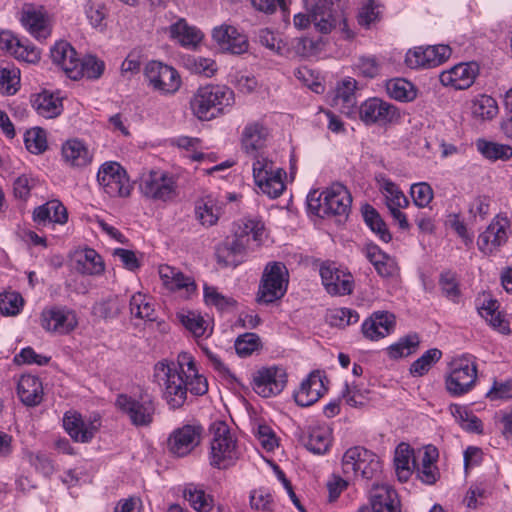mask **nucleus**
I'll return each instance as SVG.
<instances>
[{"mask_svg":"<svg viewBox=\"0 0 512 512\" xmlns=\"http://www.w3.org/2000/svg\"><path fill=\"white\" fill-rule=\"evenodd\" d=\"M287 383L286 370L281 366L261 367L252 375V388L261 397L269 398L280 394Z\"/></svg>","mask_w":512,"mask_h":512,"instance_id":"obj_16","label":"nucleus"},{"mask_svg":"<svg viewBox=\"0 0 512 512\" xmlns=\"http://www.w3.org/2000/svg\"><path fill=\"white\" fill-rule=\"evenodd\" d=\"M307 201L309 208L321 217L329 215L345 216L350 211L352 197L344 185L334 183L319 195L316 191L309 193Z\"/></svg>","mask_w":512,"mask_h":512,"instance_id":"obj_5","label":"nucleus"},{"mask_svg":"<svg viewBox=\"0 0 512 512\" xmlns=\"http://www.w3.org/2000/svg\"><path fill=\"white\" fill-rule=\"evenodd\" d=\"M360 119L366 125L400 124V112L397 107L380 98H369L359 107Z\"/></svg>","mask_w":512,"mask_h":512,"instance_id":"obj_18","label":"nucleus"},{"mask_svg":"<svg viewBox=\"0 0 512 512\" xmlns=\"http://www.w3.org/2000/svg\"><path fill=\"white\" fill-rule=\"evenodd\" d=\"M372 512H401L396 491L388 484L374 483L369 491Z\"/></svg>","mask_w":512,"mask_h":512,"instance_id":"obj_28","label":"nucleus"},{"mask_svg":"<svg viewBox=\"0 0 512 512\" xmlns=\"http://www.w3.org/2000/svg\"><path fill=\"white\" fill-rule=\"evenodd\" d=\"M439 453L435 446L427 445L417 450L415 469L418 478L425 484H434L439 476V470L436 466Z\"/></svg>","mask_w":512,"mask_h":512,"instance_id":"obj_30","label":"nucleus"},{"mask_svg":"<svg viewBox=\"0 0 512 512\" xmlns=\"http://www.w3.org/2000/svg\"><path fill=\"white\" fill-rule=\"evenodd\" d=\"M362 333L371 341H378L388 336L395 328V316L392 313L374 312L362 323Z\"/></svg>","mask_w":512,"mask_h":512,"instance_id":"obj_32","label":"nucleus"},{"mask_svg":"<svg viewBox=\"0 0 512 512\" xmlns=\"http://www.w3.org/2000/svg\"><path fill=\"white\" fill-rule=\"evenodd\" d=\"M289 273L281 262L268 263L263 271L257 293L259 303L269 304L282 298L288 287Z\"/></svg>","mask_w":512,"mask_h":512,"instance_id":"obj_10","label":"nucleus"},{"mask_svg":"<svg viewBox=\"0 0 512 512\" xmlns=\"http://www.w3.org/2000/svg\"><path fill=\"white\" fill-rule=\"evenodd\" d=\"M475 144L477 151L489 161H507L512 157V148L509 145L485 139H478Z\"/></svg>","mask_w":512,"mask_h":512,"instance_id":"obj_45","label":"nucleus"},{"mask_svg":"<svg viewBox=\"0 0 512 512\" xmlns=\"http://www.w3.org/2000/svg\"><path fill=\"white\" fill-rule=\"evenodd\" d=\"M471 111L474 117L481 120H491L498 114L497 101L486 94L478 95L472 100Z\"/></svg>","mask_w":512,"mask_h":512,"instance_id":"obj_51","label":"nucleus"},{"mask_svg":"<svg viewBox=\"0 0 512 512\" xmlns=\"http://www.w3.org/2000/svg\"><path fill=\"white\" fill-rule=\"evenodd\" d=\"M235 103V94L226 85L199 87L190 100L192 113L201 121H210L227 113Z\"/></svg>","mask_w":512,"mask_h":512,"instance_id":"obj_2","label":"nucleus"},{"mask_svg":"<svg viewBox=\"0 0 512 512\" xmlns=\"http://www.w3.org/2000/svg\"><path fill=\"white\" fill-rule=\"evenodd\" d=\"M97 182L103 192L112 198H126L133 189L126 170L115 161L104 162L99 167Z\"/></svg>","mask_w":512,"mask_h":512,"instance_id":"obj_11","label":"nucleus"},{"mask_svg":"<svg viewBox=\"0 0 512 512\" xmlns=\"http://www.w3.org/2000/svg\"><path fill=\"white\" fill-rule=\"evenodd\" d=\"M234 234L237 238L234 245L231 247L233 252H240L244 245L248 244L250 239L260 245L265 236L264 225L261 221L256 219H240L234 224Z\"/></svg>","mask_w":512,"mask_h":512,"instance_id":"obj_29","label":"nucleus"},{"mask_svg":"<svg viewBox=\"0 0 512 512\" xmlns=\"http://www.w3.org/2000/svg\"><path fill=\"white\" fill-rule=\"evenodd\" d=\"M158 274L162 285L171 292H179L185 299H190L197 292L195 280L185 275L178 268L170 265H160Z\"/></svg>","mask_w":512,"mask_h":512,"instance_id":"obj_21","label":"nucleus"},{"mask_svg":"<svg viewBox=\"0 0 512 512\" xmlns=\"http://www.w3.org/2000/svg\"><path fill=\"white\" fill-rule=\"evenodd\" d=\"M476 381L477 366L472 357L464 355L451 361L445 377V388L450 395L462 396L470 392Z\"/></svg>","mask_w":512,"mask_h":512,"instance_id":"obj_9","label":"nucleus"},{"mask_svg":"<svg viewBox=\"0 0 512 512\" xmlns=\"http://www.w3.org/2000/svg\"><path fill=\"white\" fill-rule=\"evenodd\" d=\"M324 379L325 376L320 371L311 372L294 393L295 402L302 407H308L317 402L327 390Z\"/></svg>","mask_w":512,"mask_h":512,"instance_id":"obj_25","label":"nucleus"},{"mask_svg":"<svg viewBox=\"0 0 512 512\" xmlns=\"http://www.w3.org/2000/svg\"><path fill=\"white\" fill-rule=\"evenodd\" d=\"M203 300L206 306L214 307L218 311H228L236 307L237 301L228 295L223 294L217 287L204 284Z\"/></svg>","mask_w":512,"mask_h":512,"instance_id":"obj_47","label":"nucleus"},{"mask_svg":"<svg viewBox=\"0 0 512 512\" xmlns=\"http://www.w3.org/2000/svg\"><path fill=\"white\" fill-rule=\"evenodd\" d=\"M322 284L330 295L342 296L351 294L354 287L353 276L335 263L326 262L319 270Z\"/></svg>","mask_w":512,"mask_h":512,"instance_id":"obj_19","label":"nucleus"},{"mask_svg":"<svg viewBox=\"0 0 512 512\" xmlns=\"http://www.w3.org/2000/svg\"><path fill=\"white\" fill-rule=\"evenodd\" d=\"M20 71L15 67L0 68V92L12 95L18 90Z\"/></svg>","mask_w":512,"mask_h":512,"instance_id":"obj_60","label":"nucleus"},{"mask_svg":"<svg viewBox=\"0 0 512 512\" xmlns=\"http://www.w3.org/2000/svg\"><path fill=\"white\" fill-rule=\"evenodd\" d=\"M24 305V299L20 293L14 291L0 293V313L5 316L18 315Z\"/></svg>","mask_w":512,"mask_h":512,"instance_id":"obj_56","label":"nucleus"},{"mask_svg":"<svg viewBox=\"0 0 512 512\" xmlns=\"http://www.w3.org/2000/svg\"><path fill=\"white\" fill-rule=\"evenodd\" d=\"M33 106L39 115L48 119L59 116L63 110L62 98L59 94L46 90L36 95Z\"/></svg>","mask_w":512,"mask_h":512,"instance_id":"obj_41","label":"nucleus"},{"mask_svg":"<svg viewBox=\"0 0 512 512\" xmlns=\"http://www.w3.org/2000/svg\"><path fill=\"white\" fill-rule=\"evenodd\" d=\"M416 456L417 451L415 452L407 443L402 442L396 447L394 452V467L396 476L400 482H407L413 474Z\"/></svg>","mask_w":512,"mask_h":512,"instance_id":"obj_37","label":"nucleus"},{"mask_svg":"<svg viewBox=\"0 0 512 512\" xmlns=\"http://www.w3.org/2000/svg\"><path fill=\"white\" fill-rule=\"evenodd\" d=\"M306 448L316 454L328 451L332 443V429L326 423H312L305 432L303 438Z\"/></svg>","mask_w":512,"mask_h":512,"instance_id":"obj_34","label":"nucleus"},{"mask_svg":"<svg viewBox=\"0 0 512 512\" xmlns=\"http://www.w3.org/2000/svg\"><path fill=\"white\" fill-rule=\"evenodd\" d=\"M442 352L438 348H431L416 359L409 368V373L413 377H422L441 359Z\"/></svg>","mask_w":512,"mask_h":512,"instance_id":"obj_53","label":"nucleus"},{"mask_svg":"<svg viewBox=\"0 0 512 512\" xmlns=\"http://www.w3.org/2000/svg\"><path fill=\"white\" fill-rule=\"evenodd\" d=\"M203 427L197 423L183 424L175 428L167 438V451L174 457L190 455L201 443Z\"/></svg>","mask_w":512,"mask_h":512,"instance_id":"obj_12","label":"nucleus"},{"mask_svg":"<svg viewBox=\"0 0 512 512\" xmlns=\"http://www.w3.org/2000/svg\"><path fill=\"white\" fill-rule=\"evenodd\" d=\"M419 344L420 339L418 335L409 334L387 347L386 352L389 358L397 360L415 353Z\"/></svg>","mask_w":512,"mask_h":512,"instance_id":"obj_50","label":"nucleus"},{"mask_svg":"<svg viewBox=\"0 0 512 512\" xmlns=\"http://www.w3.org/2000/svg\"><path fill=\"white\" fill-rule=\"evenodd\" d=\"M363 216L366 224L383 242L387 243L391 240V234L389 233L386 224L373 207L367 206L363 212Z\"/></svg>","mask_w":512,"mask_h":512,"instance_id":"obj_57","label":"nucleus"},{"mask_svg":"<svg viewBox=\"0 0 512 512\" xmlns=\"http://www.w3.org/2000/svg\"><path fill=\"white\" fill-rule=\"evenodd\" d=\"M177 188V178L163 169H149L140 176V193L149 200L173 201L178 195Z\"/></svg>","mask_w":512,"mask_h":512,"instance_id":"obj_6","label":"nucleus"},{"mask_svg":"<svg viewBox=\"0 0 512 512\" xmlns=\"http://www.w3.org/2000/svg\"><path fill=\"white\" fill-rule=\"evenodd\" d=\"M222 206V200L209 194L197 202L195 208L196 217L203 226H213L219 220L222 213Z\"/></svg>","mask_w":512,"mask_h":512,"instance_id":"obj_40","label":"nucleus"},{"mask_svg":"<svg viewBox=\"0 0 512 512\" xmlns=\"http://www.w3.org/2000/svg\"><path fill=\"white\" fill-rule=\"evenodd\" d=\"M61 157L65 165L79 169L92 162L93 153L84 141L72 138L62 144Z\"/></svg>","mask_w":512,"mask_h":512,"instance_id":"obj_31","label":"nucleus"},{"mask_svg":"<svg viewBox=\"0 0 512 512\" xmlns=\"http://www.w3.org/2000/svg\"><path fill=\"white\" fill-rule=\"evenodd\" d=\"M375 180L392 218L401 229L407 230L410 225L402 209L409 205L408 198L400 187L385 175L379 174L375 177Z\"/></svg>","mask_w":512,"mask_h":512,"instance_id":"obj_13","label":"nucleus"},{"mask_svg":"<svg viewBox=\"0 0 512 512\" xmlns=\"http://www.w3.org/2000/svg\"><path fill=\"white\" fill-rule=\"evenodd\" d=\"M21 23L36 39H46L51 34L50 20L42 7L26 5L21 12Z\"/></svg>","mask_w":512,"mask_h":512,"instance_id":"obj_26","label":"nucleus"},{"mask_svg":"<svg viewBox=\"0 0 512 512\" xmlns=\"http://www.w3.org/2000/svg\"><path fill=\"white\" fill-rule=\"evenodd\" d=\"M33 219L38 225H63L68 220L66 207L57 199L50 200L34 209Z\"/></svg>","mask_w":512,"mask_h":512,"instance_id":"obj_36","label":"nucleus"},{"mask_svg":"<svg viewBox=\"0 0 512 512\" xmlns=\"http://www.w3.org/2000/svg\"><path fill=\"white\" fill-rule=\"evenodd\" d=\"M212 37L220 49L232 54L245 53L249 47L247 37L230 25H221L214 28Z\"/></svg>","mask_w":512,"mask_h":512,"instance_id":"obj_27","label":"nucleus"},{"mask_svg":"<svg viewBox=\"0 0 512 512\" xmlns=\"http://www.w3.org/2000/svg\"><path fill=\"white\" fill-rule=\"evenodd\" d=\"M385 88L389 97L400 102H411L417 97V88L404 78L388 80Z\"/></svg>","mask_w":512,"mask_h":512,"instance_id":"obj_44","label":"nucleus"},{"mask_svg":"<svg viewBox=\"0 0 512 512\" xmlns=\"http://www.w3.org/2000/svg\"><path fill=\"white\" fill-rule=\"evenodd\" d=\"M250 506L257 512H273L276 504L272 494L267 489L259 488L251 492Z\"/></svg>","mask_w":512,"mask_h":512,"instance_id":"obj_58","label":"nucleus"},{"mask_svg":"<svg viewBox=\"0 0 512 512\" xmlns=\"http://www.w3.org/2000/svg\"><path fill=\"white\" fill-rule=\"evenodd\" d=\"M356 85V80L351 77L344 78L338 82L335 89L328 95L329 104L346 116L356 114Z\"/></svg>","mask_w":512,"mask_h":512,"instance_id":"obj_24","label":"nucleus"},{"mask_svg":"<svg viewBox=\"0 0 512 512\" xmlns=\"http://www.w3.org/2000/svg\"><path fill=\"white\" fill-rule=\"evenodd\" d=\"M131 314L141 320L154 321L156 318L152 299L146 294L137 292L130 299Z\"/></svg>","mask_w":512,"mask_h":512,"instance_id":"obj_49","label":"nucleus"},{"mask_svg":"<svg viewBox=\"0 0 512 512\" xmlns=\"http://www.w3.org/2000/svg\"><path fill=\"white\" fill-rule=\"evenodd\" d=\"M50 57L52 62L59 66L69 78L77 80L79 70L76 67L80 57L70 43L56 42L50 50Z\"/></svg>","mask_w":512,"mask_h":512,"instance_id":"obj_33","label":"nucleus"},{"mask_svg":"<svg viewBox=\"0 0 512 512\" xmlns=\"http://www.w3.org/2000/svg\"><path fill=\"white\" fill-rule=\"evenodd\" d=\"M116 405L135 426H148L153 421L155 406L150 399H135L127 395H119Z\"/></svg>","mask_w":512,"mask_h":512,"instance_id":"obj_20","label":"nucleus"},{"mask_svg":"<svg viewBox=\"0 0 512 512\" xmlns=\"http://www.w3.org/2000/svg\"><path fill=\"white\" fill-rule=\"evenodd\" d=\"M480 67L474 62H462L454 65L448 70L443 71L439 75V80L442 85L450 86L458 90H464L471 87L477 76L479 75Z\"/></svg>","mask_w":512,"mask_h":512,"instance_id":"obj_22","label":"nucleus"},{"mask_svg":"<svg viewBox=\"0 0 512 512\" xmlns=\"http://www.w3.org/2000/svg\"><path fill=\"white\" fill-rule=\"evenodd\" d=\"M145 77L149 85L162 94H174L181 86L177 70L158 61H151L146 65Z\"/></svg>","mask_w":512,"mask_h":512,"instance_id":"obj_17","label":"nucleus"},{"mask_svg":"<svg viewBox=\"0 0 512 512\" xmlns=\"http://www.w3.org/2000/svg\"><path fill=\"white\" fill-rule=\"evenodd\" d=\"M24 143L30 153L35 155L44 153L48 148L45 130H26Z\"/></svg>","mask_w":512,"mask_h":512,"instance_id":"obj_59","label":"nucleus"},{"mask_svg":"<svg viewBox=\"0 0 512 512\" xmlns=\"http://www.w3.org/2000/svg\"><path fill=\"white\" fill-rule=\"evenodd\" d=\"M209 464L217 469H227L238 461L242 451L236 436L223 421L210 426Z\"/></svg>","mask_w":512,"mask_h":512,"instance_id":"obj_3","label":"nucleus"},{"mask_svg":"<svg viewBox=\"0 0 512 512\" xmlns=\"http://www.w3.org/2000/svg\"><path fill=\"white\" fill-rule=\"evenodd\" d=\"M253 158L252 171L256 186L270 198L279 197L285 189L286 172L277 167L265 154H259Z\"/></svg>","mask_w":512,"mask_h":512,"instance_id":"obj_7","label":"nucleus"},{"mask_svg":"<svg viewBox=\"0 0 512 512\" xmlns=\"http://www.w3.org/2000/svg\"><path fill=\"white\" fill-rule=\"evenodd\" d=\"M184 498L198 512H209L213 507L212 497L194 484L185 487Z\"/></svg>","mask_w":512,"mask_h":512,"instance_id":"obj_52","label":"nucleus"},{"mask_svg":"<svg viewBox=\"0 0 512 512\" xmlns=\"http://www.w3.org/2000/svg\"><path fill=\"white\" fill-rule=\"evenodd\" d=\"M479 314L495 330L502 334H509L510 327L508 321L501 311L496 300L489 296H484L481 305L478 307Z\"/></svg>","mask_w":512,"mask_h":512,"instance_id":"obj_39","label":"nucleus"},{"mask_svg":"<svg viewBox=\"0 0 512 512\" xmlns=\"http://www.w3.org/2000/svg\"><path fill=\"white\" fill-rule=\"evenodd\" d=\"M104 67V62L97 59L95 56L87 55L83 58H80L76 67L79 70L77 79L82 77L89 79L99 78L104 71Z\"/></svg>","mask_w":512,"mask_h":512,"instance_id":"obj_55","label":"nucleus"},{"mask_svg":"<svg viewBox=\"0 0 512 512\" xmlns=\"http://www.w3.org/2000/svg\"><path fill=\"white\" fill-rule=\"evenodd\" d=\"M366 256L382 277H389L395 274V261L381 251L378 246L368 245L366 247Z\"/></svg>","mask_w":512,"mask_h":512,"instance_id":"obj_46","label":"nucleus"},{"mask_svg":"<svg viewBox=\"0 0 512 512\" xmlns=\"http://www.w3.org/2000/svg\"><path fill=\"white\" fill-rule=\"evenodd\" d=\"M153 377L172 409L184 405L188 391L194 395H203L208 391L206 378L199 373L194 357L188 352H181L176 361L157 362Z\"/></svg>","mask_w":512,"mask_h":512,"instance_id":"obj_1","label":"nucleus"},{"mask_svg":"<svg viewBox=\"0 0 512 512\" xmlns=\"http://www.w3.org/2000/svg\"><path fill=\"white\" fill-rule=\"evenodd\" d=\"M75 270L87 276H101L105 272V262L102 256L92 248L78 250L73 255Z\"/></svg>","mask_w":512,"mask_h":512,"instance_id":"obj_35","label":"nucleus"},{"mask_svg":"<svg viewBox=\"0 0 512 512\" xmlns=\"http://www.w3.org/2000/svg\"><path fill=\"white\" fill-rule=\"evenodd\" d=\"M100 419H84L76 412H66L63 418V426L69 436L76 442L88 443L100 428Z\"/></svg>","mask_w":512,"mask_h":512,"instance_id":"obj_23","label":"nucleus"},{"mask_svg":"<svg viewBox=\"0 0 512 512\" xmlns=\"http://www.w3.org/2000/svg\"><path fill=\"white\" fill-rule=\"evenodd\" d=\"M339 0H308L309 14L298 13L293 18L297 29H306L311 23L322 34L330 33L340 19Z\"/></svg>","mask_w":512,"mask_h":512,"instance_id":"obj_4","label":"nucleus"},{"mask_svg":"<svg viewBox=\"0 0 512 512\" xmlns=\"http://www.w3.org/2000/svg\"><path fill=\"white\" fill-rule=\"evenodd\" d=\"M77 313L67 306H49L40 314V325L53 335H68L78 326Z\"/></svg>","mask_w":512,"mask_h":512,"instance_id":"obj_14","label":"nucleus"},{"mask_svg":"<svg viewBox=\"0 0 512 512\" xmlns=\"http://www.w3.org/2000/svg\"><path fill=\"white\" fill-rule=\"evenodd\" d=\"M342 471L346 476H361L370 480L382 471L378 455L362 446L348 448L342 457Z\"/></svg>","mask_w":512,"mask_h":512,"instance_id":"obj_8","label":"nucleus"},{"mask_svg":"<svg viewBox=\"0 0 512 512\" xmlns=\"http://www.w3.org/2000/svg\"><path fill=\"white\" fill-rule=\"evenodd\" d=\"M13 56L19 61L36 64L41 58V52L28 39L20 38L19 45L13 50Z\"/></svg>","mask_w":512,"mask_h":512,"instance_id":"obj_61","label":"nucleus"},{"mask_svg":"<svg viewBox=\"0 0 512 512\" xmlns=\"http://www.w3.org/2000/svg\"><path fill=\"white\" fill-rule=\"evenodd\" d=\"M177 318L196 338H207L212 334L209 322L196 311L182 310L177 313Z\"/></svg>","mask_w":512,"mask_h":512,"instance_id":"obj_42","label":"nucleus"},{"mask_svg":"<svg viewBox=\"0 0 512 512\" xmlns=\"http://www.w3.org/2000/svg\"><path fill=\"white\" fill-rule=\"evenodd\" d=\"M511 233L510 219L503 213L497 214L487 228L478 236L477 246L484 254H494L507 243Z\"/></svg>","mask_w":512,"mask_h":512,"instance_id":"obj_15","label":"nucleus"},{"mask_svg":"<svg viewBox=\"0 0 512 512\" xmlns=\"http://www.w3.org/2000/svg\"><path fill=\"white\" fill-rule=\"evenodd\" d=\"M367 391L361 388L357 383H345V387L341 392V397L352 407L364 405L367 397Z\"/></svg>","mask_w":512,"mask_h":512,"instance_id":"obj_64","label":"nucleus"},{"mask_svg":"<svg viewBox=\"0 0 512 512\" xmlns=\"http://www.w3.org/2000/svg\"><path fill=\"white\" fill-rule=\"evenodd\" d=\"M170 38L182 46H195L202 40V33L196 27L189 26L184 19H179L168 28Z\"/></svg>","mask_w":512,"mask_h":512,"instance_id":"obj_43","label":"nucleus"},{"mask_svg":"<svg viewBox=\"0 0 512 512\" xmlns=\"http://www.w3.org/2000/svg\"><path fill=\"white\" fill-rule=\"evenodd\" d=\"M17 395L26 406H37L43 399V386L40 379L33 375H22L17 383Z\"/></svg>","mask_w":512,"mask_h":512,"instance_id":"obj_38","label":"nucleus"},{"mask_svg":"<svg viewBox=\"0 0 512 512\" xmlns=\"http://www.w3.org/2000/svg\"><path fill=\"white\" fill-rule=\"evenodd\" d=\"M234 346L240 357H247L260 348L261 341L257 334L245 333L236 339Z\"/></svg>","mask_w":512,"mask_h":512,"instance_id":"obj_62","label":"nucleus"},{"mask_svg":"<svg viewBox=\"0 0 512 512\" xmlns=\"http://www.w3.org/2000/svg\"><path fill=\"white\" fill-rule=\"evenodd\" d=\"M267 145L266 130H246L242 137V147L252 157L265 154L264 148Z\"/></svg>","mask_w":512,"mask_h":512,"instance_id":"obj_54","label":"nucleus"},{"mask_svg":"<svg viewBox=\"0 0 512 512\" xmlns=\"http://www.w3.org/2000/svg\"><path fill=\"white\" fill-rule=\"evenodd\" d=\"M405 64L411 69L436 67L435 54L427 47L409 49L405 55Z\"/></svg>","mask_w":512,"mask_h":512,"instance_id":"obj_48","label":"nucleus"},{"mask_svg":"<svg viewBox=\"0 0 512 512\" xmlns=\"http://www.w3.org/2000/svg\"><path fill=\"white\" fill-rule=\"evenodd\" d=\"M413 203L419 208H426L433 200L434 193L426 182L415 183L410 188Z\"/></svg>","mask_w":512,"mask_h":512,"instance_id":"obj_63","label":"nucleus"}]
</instances>
